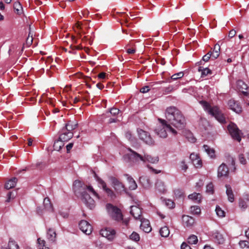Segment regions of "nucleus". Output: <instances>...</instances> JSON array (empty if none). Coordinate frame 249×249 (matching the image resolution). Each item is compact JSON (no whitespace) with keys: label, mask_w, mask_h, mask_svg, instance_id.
Segmentation results:
<instances>
[{"label":"nucleus","mask_w":249,"mask_h":249,"mask_svg":"<svg viewBox=\"0 0 249 249\" xmlns=\"http://www.w3.org/2000/svg\"><path fill=\"white\" fill-rule=\"evenodd\" d=\"M165 117L167 120L158 119L160 124L155 129L156 133L160 137L165 138L167 133H170L175 136L177 130L172 127V125L178 129L185 127L186 120L181 111L175 107H169L165 110Z\"/></svg>","instance_id":"nucleus-1"},{"label":"nucleus","mask_w":249,"mask_h":249,"mask_svg":"<svg viewBox=\"0 0 249 249\" xmlns=\"http://www.w3.org/2000/svg\"><path fill=\"white\" fill-rule=\"evenodd\" d=\"M73 187L74 189H78L80 187L82 188L83 191L81 192V199L83 202L90 209H93L95 206V202L89 193L97 199H100V196L93 187L90 185H86L83 186L81 181L78 180L74 181Z\"/></svg>","instance_id":"nucleus-2"},{"label":"nucleus","mask_w":249,"mask_h":249,"mask_svg":"<svg viewBox=\"0 0 249 249\" xmlns=\"http://www.w3.org/2000/svg\"><path fill=\"white\" fill-rule=\"evenodd\" d=\"M128 150L131 153L129 158L134 162H138L141 160L143 162H148L154 164L158 163L159 161V159L158 156L152 157L148 154H144L142 156L130 148H128Z\"/></svg>","instance_id":"nucleus-3"},{"label":"nucleus","mask_w":249,"mask_h":249,"mask_svg":"<svg viewBox=\"0 0 249 249\" xmlns=\"http://www.w3.org/2000/svg\"><path fill=\"white\" fill-rule=\"evenodd\" d=\"M201 104L204 110L209 114L213 116L218 122L221 123H224L225 122V117L217 107H212L205 101H202Z\"/></svg>","instance_id":"nucleus-4"},{"label":"nucleus","mask_w":249,"mask_h":249,"mask_svg":"<svg viewBox=\"0 0 249 249\" xmlns=\"http://www.w3.org/2000/svg\"><path fill=\"white\" fill-rule=\"evenodd\" d=\"M106 209L108 213L113 219L117 221L122 220L123 215L121 211L117 207L108 203L106 205Z\"/></svg>","instance_id":"nucleus-5"},{"label":"nucleus","mask_w":249,"mask_h":249,"mask_svg":"<svg viewBox=\"0 0 249 249\" xmlns=\"http://www.w3.org/2000/svg\"><path fill=\"white\" fill-rule=\"evenodd\" d=\"M137 133L139 139L145 144L149 145L154 144L155 141L148 132L142 129H138Z\"/></svg>","instance_id":"nucleus-6"},{"label":"nucleus","mask_w":249,"mask_h":249,"mask_svg":"<svg viewBox=\"0 0 249 249\" xmlns=\"http://www.w3.org/2000/svg\"><path fill=\"white\" fill-rule=\"evenodd\" d=\"M228 130L231 137L238 142L241 140V131L239 129L237 125L232 123H230L228 126Z\"/></svg>","instance_id":"nucleus-7"},{"label":"nucleus","mask_w":249,"mask_h":249,"mask_svg":"<svg viewBox=\"0 0 249 249\" xmlns=\"http://www.w3.org/2000/svg\"><path fill=\"white\" fill-rule=\"evenodd\" d=\"M109 178L111 185L117 193L121 194L125 191L124 185L117 178L114 177H110Z\"/></svg>","instance_id":"nucleus-8"},{"label":"nucleus","mask_w":249,"mask_h":249,"mask_svg":"<svg viewBox=\"0 0 249 249\" xmlns=\"http://www.w3.org/2000/svg\"><path fill=\"white\" fill-rule=\"evenodd\" d=\"M100 233L102 236L111 241L115 237L116 231L110 228H105L100 231Z\"/></svg>","instance_id":"nucleus-9"},{"label":"nucleus","mask_w":249,"mask_h":249,"mask_svg":"<svg viewBox=\"0 0 249 249\" xmlns=\"http://www.w3.org/2000/svg\"><path fill=\"white\" fill-rule=\"evenodd\" d=\"M95 178L98 183L102 186L104 191L107 194V196L111 198L115 197V195L113 191L107 187L106 182L102 180L101 178L95 176Z\"/></svg>","instance_id":"nucleus-10"},{"label":"nucleus","mask_w":249,"mask_h":249,"mask_svg":"<svg viewBox=\"0 0 249 249\" xmlns=\"http://www.w3.org/2000/svg\"><path fill=\"white\" fill-rule=\"evenodd\" d=\"M80 230L85 234L89 235L92 231V227L86 220H81L79 223Z\"/></svg>","instance_id":"nucleus-11"},{"label":"nucleus","mask_w":249,"mask_h":249,"mask_svg":"<svg viewBox=\"0 0 249 249\" xmlns=\"http://www.w3.org/2000/svg\"><path fill=\"white\" fill-rule=\"evenodd\" d=\"M73 136V133L68 131L67 129L63 128L61 130V134L59 139L64 142H67L70 140Z\"/></svg>","instance_id":"nucleus-12"},{"label":"nucleus","mask_w":249,"mask_h":249,"mask_svg":"<svg viewBox=\"0 0 249 249\" xmlns=\"http://www.w3.org/2000/svg\"><path fill=\"white\" fill-rule=\"evenodd\" d=\"M229 174V168L224 163H222L218 168L217 177L218 178L227 177Z\"/></svg>","instance_id":"nucleus-13"},{"label":"nucleus","mask_w":249,"mask_h":249,"mask_svg":"<svg viewBox=\"0 0 249 249\" xmlns=\"http://www.w3.org/2000/svg\"><path fill=\"white\" fill-rule=\"evenodd\" d=\"M182 223L184 227L191 228L193 227L195 223V219L190 216L184 215L182 217Z\"/></svg>","instance_id":"nucleus-14"},{"label":"nucleus","mask_w":249,"mask_h":249,"mask_svg":"<svg viewBox=\"0 0 249 249\" xmlns=\"http://www.w3.org/2000/svg\"><path fill=\"white\" fill-rule=\"evenodd\" d=\"M130 213L135 219L140 220L142 218V210L139 207L137 206H131Z\"/></svg>","instance_id":"nucleus-15"},{"label":"nucleus","mask_w":249,"mask_h":249,"mask_svg":"<svg viewBox=\"0 0 249 249\" xmlns=\"http://www.w3.org/2000/svg\"><path fill=\"white\" fill-rule=\"evenodd\" d=\"M228 105L231 109L236 112L240 113L242 111V107L234 100L231 99L228 102Z\"/></svg>","instance_id":"nucleus-16"},{"label":"nucleus","mask_w":249,"mask_h":249,"mask_svg":"<svg viewBox=\"0 0 249 249\" xmlns=\"http://www.w3.org/2000/svg\"><path fill=\"white\" fill-rule=\"evenodd\" d=\"M140 220L141 222L140 225L141 229L146 233L150 232L152 230V228L150 226L149 220L142 218L140 219Z\"/></svg>","instance_id":"nucleus-17"},{"label":"nucleus","mask_w":249,"mask_h":249,"mask_svg":"<svg viewBox=\"0 0 249 249\" xmlns=\"http://www.w3.org/2000/svg\"><path fill=\"white\" fill-rule=\"evenodd\" d=\"M128 183V188L130 190H134L137 188V184L134 179L129 175L126 174L124 175Z\"/></svg>","instance_id":"nucleus-18"},{"label":"nucleus","mask_w":249,"mask_h":249,"mask_svg":"<svg viewBox=\"0 0 249 249\" xmlns=\"http://www.w3.org/2000/svg\"><path fill=\"white\" fill-rule=\"evenodd\" d=\"M213 238L214 242L218 244H222L225 241L223 236L218 231H215L213 233Z\"/></svg>","instance_id":"nucleus-19"},{"label":"nucleus","mask_w":249,"mask_h":249,"mask_svg":"<svg viewBox=\"0 0 249 249\" xmlns=\"http://www.w3.org/2000/svg\"><path fill=\"white\" fill-rule=\"evenodd\" d=\"M77 126L78 123L76 120H70L65 124V127H64V128L67 129L70 132H72V131L77 128Z\"/></svg>","instance_id":"nucleus-20"},{"label":"nucleus","mask_w":249,"mask_h":249,"mask_svg":"<svg viewBox=\"0 0 249 249\" xmlns=\"http://www.w3.org/2000/svg\"><path fill=\"white\" fill-rule=\"evenodd\" d=\"M226 194L228 197V200L231 202H233L234 200V195L231 187L230 185H226Z\"/></svg>","instance_id":"nucleus-21"},{"label":"nucleus","mask_w":249,"mask_h":249,"mask_svg":"<svg viewBox=\"0 0 249 249\" xmlns=\"http://www.w3.org/2000/svg\"><path fill=\"white\" fill-rule=\"evenodd\" d=\"M188 198L189 199L194 201L196 203H200L202 199V196L199 193H194L189 195L188 196Z\"/></svg>","instance_id":"nucleus-22"},{"label":"nucleus","mask_w":249,"mask_h":249,"mask_svg":"<svg viewBox=\"0 0 249 249\" xmlns=\"http://www.w3.org/2000/svg\"><path fill=\"white\" fill-rule=\"evenodd\" d=\"M43 205L44 208L48 211H53V205L51 202L50 199L48 197H46L44 199Z\"/></svg>","instance_id":"nucleus-23"},{"label":"nucleus","mask_w":249,"mask_h":249,"mask_svg":"<svg viewBox=\"0 0 249 249\" xmlns=\"http://www.w3.org/2000/svg\"><path fill=\"white\" fill-rule=\"evenodd\" d=\"M198 71L201 72V77H205L209 74H211L212 72L208 68H204L202 67H199L198 69Z\"/></svg>","instance_id":"nucleus-24"},{"label":"nucleus","mask_w":249,"mask_h":249,"mask_svg":"<svg viewBox=\"0 0 249 249\" xmlns=\"http://www.w3.org/2000/svg\"><path fill=\"white\" fill-rule=\"evenodd\" d=\"M204 150L207 153V154L211 158H215V151L214 149L211 148L207 145H204L203 146Z\"/></svg>","instance_id":"nucleus-25"},{"label":"nucleus","mask_w":249,"mask_h":249,"mask_svg":"<svg viewBox=\"0 0 249 249\" xmlns=\"http://www.w3.org/2000/svg\"><path fill=\"white\" fill-rule=\"evenodd\" d=\"M156 189L160 193H164L166 191V188L164 182L161 181H158L156 183Z\"/></svg>","instance_id":"nucleus-26"},{"label":"nucleus","mask_w":249,"mask_h":249,"mask_svg":"<svg viewBox=\"0 0 249 249\" xmlns=\"http://www.w3.org/2000/svg\"><path fill=\"white\" fill-rule=\"evenodd\" d=\"M17 179L16 178L10 179L5 185L6 189H10L14 188L17 183Z\"/></svg>","instance_id":"nucleus-27"},{"label":"nucleus","mask_w":249,"mask_h":249,"mask_svg":"<svg viewBox=\"0 0 249 249\" xmlns=\"http://www.w3.org/2000/svg\"><path fill=\"white\" fill-rule=\"evenodd\" d=\"M220 50V45L218 44H215L213 48V52L212 53V57L213 59H216L219 56Z\"/></svg>","instance_id":"nucleus-28"},{"label":"nucleus","mask_w":249,"mask_h":249,"mask_svg":"<svg viewBox=\"0 0 249 249\" xmlns=\"http://www.w3.org/2000/svg\"><path fill=\"white\" fill-rule=\"evenodd\" d=\"M47 236L49 240L54 241L56 237L55 231L54 230L50 229L47 231Z\"/></svg>","instance_id":"nucleus-29"},{"label":"nucleus","mask_w":249,"mask_h":249,"mask_svg":"<svg viewBox=\"0 0 249 249\" xmlns=\"http://www.w3.org/2000/svg\"><path fill=\"white\" fill-rule=\"evenodd\" d=\"M190 213L194 215H199L201 213V209L198 206H192L190 208Z\"/></svg>","instance_id":"nucleus-30"},{"label":"nucleus","mask_w":249,"mask_h":249,"mask_svg":"<svg viewBox=\"0 0 249 249\" xmlns=\"http://www.w3.org/2000/svg\"><path fill=\"white\" fill-rule=\"evenodd\" d=\"M160 233L161 236L166 237L169 235L170 231L168 228L164 226L160 229Z\"/></svg>","instance_id":"nucleus-31"},{"label":"nucleus","mask_w":249,"mask_h":249,"mask_svg":"<svg viewBox=\"0 0 249 249\" xmlns=\"http://www.w3.org/2000/svg\"><path fill=\"white\" fill-rule=\"evenodd\" d=\"M63 142L64 141H61L60 139L55 141L53 144L54 150L56 151H59L64 145Z\"/></svg>","instance_id":"nucleus-32"},{"label":"nucleus","mask_w":249,"mask_h":249,"mask_svg":"<svg viewBox=\"0 0 249 249\" xmlns=\"http://www.w3.org/2000/svg\"><path fill=\"white\" fill-rule=\"evenodd\" d=\"M81 22H77L76 24H75V27L79 30V31H80V33H79V35H80V37L82 38V40L83 41H84L85 39H88L87 38V36H84L83 37V38H82V35L81 34H85V32L84 31H83L82 30V28H81Z\"/></svg>","instance_id":"nucleus-33"},{"label":"nucleus","mask_w":249,"mask_h":249,"mask_svg":"<svg viewBox=\"0 0 249 249\" xmlns=\"http://www.w3.org/2000/svg\"><path fill=\"white\" fill-rule=\"evenodd\" d=\"M198 242L197 237L195 235H191L188 238V242L190 244H196Z\"/></svg>","instance_id":"nucleus-34"},{"label":"nucleus","mask_w":249,"mask_h":249,"mask_svg":"<svg viewBox=\"0 0 249 249\" xmlns=\"http://www.w3.org/2000/svg\"><path fill=\"white\" fill-rule=\"evenodd\" d=\"M8 247L9 249H19V246L16 242L11 239L9 241Z\"/></svg>","instance_id":"nucleus-35"},{"label":"nucleus","mask_w":249,"mask_h":249,"mask_svg":"<svg viewBox=\"0 0 249 249\" xmlns=\"http://www.w3.org/2000/svg\"><path fill=\"white\" fill-rule=\"evenodd\" d=\"M215 212L218 216L220 217H225V213L223 210L221 209V208L219 206H217L216 207Z\"/></svg>","instance_id":"nucleus-36"},{"label":"nucleus","mask_w":249,"mask_h":249,"mask_svg":"<svg viewBox=\"0 0 249 249\" xmlns=\"http://www.w3.org/2000/svg\"><path fill=\"white\" fill-rule=\"evenodd\" d=\"M37 241L38 244V249H50L45 245V241L44 240L38 238Z\"/></svg>","instance_id":"nucleus-37"},{"label":"nucleus","mask_w":249,"mask_h":249,"mask_svg":"<svg viewBox=\"0 0 249 249\" xmlns=\"http://www.w3.org/2000/svg\"><path fill=\"white\" fill-rule=\"evenodd\" d=\"M239 244L242 249H249V242L247 241H241Z\"/></svg>","instance_id":"nucleus-38"},{"label":"nucleus","mask_w":249,"mask_h":249,"mask_svg":"<svg viewBox=\"0 0 249 249\" xmlns=\"http://www.w3.org/2000/svg\"><path fill=\"white\" fill-rule=\"evenodd\" d=\"M129 238L131 240L135 241H139L140 238L139 234L134 231L131 234V235L129 236Z\"/></svg>","instance_id":"nucleus-39"},{"label":"nucleus","mask_w":249,"mask_h":249,"mask_svg":"<svg viewBox=\"0 0 249 249\" xmlns=\"http://www.w3.org/2000/svg\"><path fill=\"white\" fill-rule=\"evenodd\" d=\"M174 195L177 198H180L183 196L184 193L182 190L177 189L174 190Z\"/></svg>","instance_id":"nucleus-40"},{"label":"nucleus","mask_w":249,"mask_h":249,"mask_svg":"<svg viewBox=\"0 0 249 249\" xmlns=\"http://www.w3.org/2000/svg\"><path fill=\"white\" fill-rule=\"evenodd\" d=\"M14 8L15 10L17 11V14H19L21 13L22 7L19 2H15L14 4Z\"/></svg>","instance_id":"nucleus-41"},{"label":"nucleus","mask_w":249,"mask_h":249,"mask_svg":"<svg viewBox=\"0 0 249 249\" xmlns=\"http://www.w3.org/2000/svg\"><path fill=\"white\" fill-rule=\"evenodd\" d=\"M206 192L207 193H210V194H213L214 192L213 190V185L212 182L209 183L206 186Z\"/></svg>","instance_id":"nucleus-42"},{"label":"nucleus","mask_w":249,"mask_h":249,"mask_svg":"<svg viewBox=\"0 0 249 249\" xmlns=\"http://www.w3.org/2000/svg\"><path fill=\"white\" fill-rule=\"evenodd\" d=\"M165 205L170 209L174 208L175 206V203L170 199H167L165 200Z\"/></svg>","instance_id":"nucleus-43"},{"label":"nucleus","mask_w":249,"mask_h":249,"mask_svg":"<svg viewBox=\"0 0 249 249\" xmlns=\"http://www.w3.org/2000/svg\"><path fill=\"white\" fill-rule=\"evenodd\" d=\"M183 75H184L183 72H178V73L173 74L171 76V79L173 80H177L179 78L182 77L183 76Z\"/></svg>","instance_id":"nucleus-44"},{"label":"nucleus","mask_w":249,"mask_h":249,"mask_svg":"<svg viewBox=\"0 0 249 249\" xmlns=\"http://www.w3.org/2000/svg\"><path fill=\"white\" fill-rule=\"evenodd\" d=\"M192 162L196 168L200 167L202 166V161L199 157L194 160Z\"/></svg>","instance_id":"nucleus-45"},{"label":"nucleus","mask_w":249,"mask_h":249,"mask_svg":"<svg viewBox=\"0 0 249 249\" xmlns=\"http://www.w3.org/2000/svg\"><path fill=\"white\" fill-rule=\"evenodd\" d=\"M179 167L182 170L185 172L188 169V166L184 160H182L179 164Z\"/></svg>","instance_id":"nucleus-46"},{"label":"nucleus","mask_w":249,"mask_h":249,"mask_svg":"<svg viewBox=\"0 0 249 249\" xmlns=\"http://www.w3.org/2000/svg\"><path fill=\"white\" fill-rule=\"evenodd\" d=\"M212 57V52H209L202 57V61L207 62L209 61L211 57Z\"/></svg>","instance_id":"nucleus-47"},{"label":"nucleus","mask_w":249,"mask_h":249,"mask_svg":"<svg viewBox=\"0 0 249 249\" xmlns=\"http://www.w3.org/2000/svg\"><path fill=\"white\" fill-rule=\"evenodd\" d=\"M110 114L113 116L118 115L120 112V110L117 108H111L109 111Z\"/></svg>","instance_id":"nucleus-48"},{"label":"nucleus","mask_w":249,"mask_h":249,"mask_svg":"<svg viewBox=\"0 0 249 249\" xmlns=\"http://www.w3.org/2000/svg\"><path fill=\"white\" fill-rule=\"evenodd\" d=\"M239 205V207L243 209H246L248 206L246 202L242 199L240 200Z\"/></svg>","instance_id":"nucleus-49"},{"label":"nucleus","mask_w":249,"mask_h":249,"mask_svg":"<svg viewBox=\"0 0 249 249\" xmlns=\"http://www.w3.org/2000/svg\"><path fill=\"white\" fill-rule=\"evenodd\" d=\"M239 160L240 162L242 164H246L247 161L245 157H244V155L243 154H240L239 155Z\"/></svg>","instance_id":"nucleus-50"},{"label":"nucleus","mask_w":249,"mask_h":249,"mask_svg":"<svg viewBox=\"0 0 249 249\" xmlns=\"http://www.w3.org/2000/svg\"><path fill=\"white\" fill-rule=\"evenodd\" d=\"M12 194L13 193L12 192H10L8 193V194H7V198L6 200V202H9L11 201V199L14 198V196H12Z\"/></svg>","instance_id":"nucleus-51"},{"label":"nucleus","mask_w":249,"mask_h":249,"mask_svg":"<svg viewBox=\"0 0 249 249\" xmlns=\"http://www.w3.org/2000/svg\"><path fill=\"white\" fill-rule=\"evenodd\" d=\"M150 90L149 87L148 86H144L141 89L140 91L142 93H146Z\"/></svg>","instance_id":"nucleus-52"},{"label":"nucleus","mask_w":249,"mask_h":249,"mask_svg":"<svg viewBox=\"0 0 249 249\" xmlns=\"http://www.w3.org/2000/svg\"><path fill=\"white\" fill-rule=\"evenodd\" d=\"M198 158H199V156L197 154H195V153H192L190 156V158L192 162L193 161H194V160H195L196 159H197Z\"/></svg>","instance_id":"nucleus-53"},{"label":"nucleus","mask_w":249,"mask_h":249,"mask_svg":"<svg viewBox=\"0 0 249 249\" xmlns=\"http://www.w3.org/2000/svg\"><path fill=\"white\" fill-rule=\"evenodd\" d=\"M33 38L32 36H31L30 37V34H29V36L26 40V43L28 45H30L31 44H32V42H33Z\"/></svg>","instance_id":"nucleus-54"},{"label":"nucleus","mask_w":249,"mask_h":249,"mask_svg":"<svg viewBox=\"0 0 249 249\" xmlns=\"http://www.w3.org/2000/svg\"><path fill=\"white\" fill-rule=\"evenodd\" d=\"M181 249H192L186 243L183 242L181 245Z\"/></svg>","instance_id":"nucleus-55"},{"label":"nucleus","mask_w":249,"mask_h":249,"mask_svg":"<svg viewBox=\"0 0 249 249\" xmlns=\"http://www.w3.org/2000/svg\"><path fill=\"white\" fill-rule=\"evenodd\" d=\"M236 35V31L234 30H231L229 33V37L232 38Z\"/></svg>","instance_id":"nucleus-56"},{"label":"nucleus","mask_w":249,"mask_h":249,"mask_svg":"<svg viewBox=\"0 0 249 249\" xmlns=\"http://www.w3.org/2000/svg\"><path fill=\"white\" fill-rule=\"evenodd\" d=\"M73 143H70L66 146L67 152H69L72 147H73Z\"/></svg>","instance_id":"nucleus-57"},{"label":"nucleus","mask_w":249,"mask_h":249,"mask_svg":"<svg viewBox=\"0 0 249 249\" xmlns=\"http://www.w3.org/2000/svg\"><path fill=\"white\" fill-rule=\"evenodd\" d=\"M125 137L128 139L129 140V141H132L131 140V138H132V135H131V134L130 132H126L125 133Z\"/></svg>","instance_id":"nucleus-58"},{"label":"nucleus","mask_w":249,"mask_h":249,"mask_svg":"<svg viewBox=\"0 0 249 249\" xmlns=\"http://www.w3.org/2000/svg\"><path fill=\"white\" fill-rule=\"evenodd\" d=\"M174 90V88L172 86H169L166 88L165 89V91L169 93Z\"/></svg>","instance_id":"nucleus-59"},{"label":"nucleus","mask_w":249,"mask_h":249,"mask_svg":"<svg viewBox=\"0 0 249 249\" xmlns=\"http://www.w3.org/2000/svg\"><path fill=\"white\" fill-rule=\"evenodd\" d=\"M59 214L64 218H67L68 217V213L67 212H59Z\"/></svg>","instance_id":"nucleus-60"},{"label":"nucleus","mask_w":249,"mask_h":249,"mask_svg":"<svg viewBox=\"0 0 249 249\" xmlns=\"http://www.w3.org/2000/svg\"><path fill=\"white\" fill-rule=\"evenodd\" d=\"M81 13L83 17H86L89 14V12L87 10H84L81 12Z\"/></svg>","instance_id":"nucleus-61"},{"label":"nucleus","mask_w":249,"mask_h":249,"mask_svg":"<svg viewBox=\"0 0 249 249\" xmlns=\"http://www.w3.org/2000/svg\"><path fill=\"white\" fill-rule=\"evenodd\" d=\"M71 47L72 48V50H81L82 49V47L80 45L72 46L71 45Z\"/></svg>","instance_id":"nucleus-62"},{"label":"nucleus","mask_w":249,"mask_h":249,"mask_svg":"<svg viewBox=\"0 0 249 249\" xmlns=\"http://www.w3.org/2000/svg\"><path fill=\"white\" fill-rule=\"evenodd\" d=\"M203 185V183L202 180H200L196 183V187L200 188Z\"/></svg>","instance_id":"nucleus-63"},{"label":"nucleus","mask_w":249,"mask_h":249,"mask_svg":"<svg viewBox=\"0 0 249 249\" xmlns=\"http://www.w3.org/2000/svg\"><path fill=\"white\" fill-rule=\"evenodd\" d=\"M136 52V50L134 49H128L127 50V53L129 54H133L134 53Z\"/></svg>","instance_id":"nucleus-64"}]
</instances>
